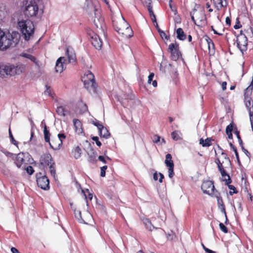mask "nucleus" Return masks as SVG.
I'll list each match as a JSON object with an SVG mask.
<instances>
[{"label": "nucleus", "mask_w": 253, "mask_h": 253, "mask_svg": "<svg viewBox=\"0 0 253 253\" xmlns=\"http://www.w3.org/2000/svg\"><path fill=\"white\" fill-rule=\"evenodd\" d=\"M201 189L204 193L209 195H215V192H216L213 183L210 180L204 181L202 184Z\"/></svg>", "instance_id": "9"}, {"label": "nucleus", "mask_w": 253, "mask_h": 253, "mask_svg": "<svg viewBox=\"0 0 253 253\" xmlns=\"http://www.w3.org/2000/svg\"><path fill=\"white\" fill-rule=\"evenodd\" d=\"M249 113L252 128L253 129V108L252 109V108H250L249 109Z\"/></svg>", "instance_id": "38"}, {"label": "nucleus", "mask_w": 253, "mask_h": 253, "mask_svg": "<svg viewBox=\"0 0 253 253\" xmlns=\"http://www.w3.org/2000/svg\"><path fill=\"white\" fill-rule=\"evenodd\" d=\"M206 252L208 253H216L214 251H213L211 250H210L208 248H206L205 249V250H204Z\"/></svg>", "instance_id": "64"}, {"label": "nucleus", "mask_w": 253, "mask_h": 253, "mask_svg": "<svg viewBox=\"0 0 253 253\" xmlns=\"http://www.w3.org/2000/svg\"><path fill=\"white\" fill-rule=\"evenodd\" d=\"M229 145H230V146L231 147V148L233 149V152H235L236 157L237 161L238 162H239V155H238L236 148L231 142L229 143Z\"/></svg>", "instance_id": "42"}, {"label": "nucleus", "mask_w": 253, "mask_h": 253, "mask_svg": "<svg viewBox=\"0 0 253 253\" xmlns=\"http://www.w3.org/2000/svg\"><path fill=\"white\" fill-rule=\"evenodd\" d=\"M24 13L28 18H39L43 14V11L40 8L37 2L35 0H27L25 2Z\"/></svg>", "instance_id": "1"}, {"label": "nucleus", "mask_w": 253, "mask_h": 253, "mask_svg": "<svg viewBox=\"0 0 253 253\" xmlns=\"http://www.w3.org/2000/svg\"><path fill=\"white\" fill-rule=\"evenodd\" d=\"M253 82H252L251 84L246 89L245 95H248L252 93L253 88Z\"/></svg>", "instance_id": "41"}, {"label": "nucleus", "mask_w": 253, "mask_h": 253, "mask_svg": "<svg viewBox=\"0 0 253 253\" xmlns=\"http://www.w3.org/2000/svg\"><path fill=\"white\" fill-rule=\"evenodd\" d=\"M3 152L6 156L14 158L15 155L13 154V153L6 151H3Z\"/></svg>", "instance_id": "55"}, {"label": "nucleus", "mask_w": 253, "mask_h": 253, "mask_svg": "<svg viewBox=\"0 0 253 253\" xmlns=\"http://www.w3.org/2000/svg\"><path fill=\"white\" fill-rule=\"evenodd\" d=\"M52 158L50 154H43L40 158L39 167L41 169H43L45 167L52 164Z\"/></svg>", "instance_id": "11"}, {"label": "nucleus", "mask_w": 253, "mask_h": 253, "mask_svg": "<svg viewBox=\"0 0 253 253\" xmlns=\"http://www.w3.org/2000/svg\"><path fill=\"white\" fill-rule=\"evenodd\" d=\"M20 56L25 57V58H28V59H29L32 61H33L36 65L39 66V61H38L36 59V58L33 55H32L31 54H27V53H22L20 54Z\"/></svg>", "instance_id": "27"}, {"label": "nucleus", "mask_w": 253, "mask_h": 253, "mask_svg": "<svg viewBox=\"0 0 253 253\" xmlns=\"http://www.w3.org/2000/svg\"><path fill=\"white\" fill-rule=\"evenodd\" d=\"M159 34L160 35V36L163 39L164 38H165V39H168V38H167V36H166V33L163 31H159Z\"/></svg>", "instance_id": "57"}, {"label": "nucleus", "mask_w": 253, "mask_h": 253, "mask_svg": "<svg viewBox=\"0 0 253 253\" xmlns=\"http://www.w3.org/2000/svg\"><path fill=\"white\" fill-rule=\"evenodd\" d=\"M235 128H236V129H237L236 127ZM234 133L236 134V135L237 136V139L238 140V142H239V145H242L243 143L242 140L241 139V136L240 135V132H239V131H238V130H236L235 131Z\"/></svg>", "instance_id": "40"}, {"label": "nucleus", "mask_w": 253, "mask_h": 253, "mask_svg": "<svg viewBox=\"0 0 253 253\" xmlns=\"http://www.w3.org/2000/svg\"><path fill=\"white\" fill-rule=\"evenodd\" d=\"M73 124L76 132L78 133H81L82 132V129L81 128L82 124L80 121L78 119H75L73 120Z\"/></svg>", "instance_id": "28"}, {"label": "nucleus", "mask_w": 253, "mask_h": 253, "mask_svg": "<svg viewBox=\"0 0 253 253\" xmlns=\"http://www.w3.org/2000/svg\"><path fill=\"white\" fill-rule=\"evenodd\" d=\"M66 59L64 57H59L56 61L55 65V71L57 73H61L66 68Z\"/></svg>", "instance_id": "14"}, {"label": "nucleus", "mask_w": 253, "mask_h": 253, "mask_svg": "<svg viewBox=\"0 0 253 253\" xmlns=\"http://www.w3.org/2000/svg\"><path fill=\"white\" fill-rule=\"evenodd\" d=\"M215 196L217 198V203H218L219 208L221 210V212L224 213V214L225 215V216L226 217L225 223H226L228 219H227L226 213V211H225V206H224L223 200L221 197H218L217 195H216V194H215Z\"/></svg>", "instance_id": "19"}, {"label": "nucleus", "mask_w": 253, "mask_h": 253, "mask_svg": "<svg viewBox=\"0 0 253 253\" xmlns=\"http://www.w3.org/2000/svg\"><path fill=\"white\" fill-rule=\"evenodd\" d=\"M24 169L26 170L27 172L30 175H31L33 173L34 170L32 166H28L26 168H24Z\"/></svg>", "instance_id": "46"}, {"label": "nucleus", "mask_w": 253, "mask_h": 253, "mask_svg": "<svg viewBox=\"0 0 253 253\" xmlns=\"http://www.w3.org/2000/svg\"><path fill=\"white\" fill-rule=\"evenodd\" d=\"M147 6L148 10L149 11V15L153 23H156L157 20H156V16L153 12V8L151 5V4H147Z\"/></svg>", "instance_id": "29"}, {"label": "nucleus", "mask_w": 253, "mask_h": 253, "mask_svg": "<svg viewBox=\"0 0 253 253\" xmlns=\"http://www.w3.org/2000/svg\"><path fill=\"white\" fill-rule=\"evenodd\" d=\"M50 147L53 150H59L62 145V140L59 138H54L52 139V142L48 143Z\"/></svg>", "instance_id": "15"}, {"label": "nucleus", "mask_w": 253, "mask_h": 253, "mask_svg": "<svg viewBox=\"0 0 253 253\" xmlns=\"http://www.w3.org/2000/svg\"><path fill=\"white\" fill-rule=\"evenodd\" d=\"M17 43V39L14 41V38L10 33H5L0 29V50H6L13 43L15 45Z\"/></svg>", "instance_id": "4"}, {"label": "nucleus", "mask_w": 253, "mask_h": 253, "mask_svg": "<svg viewBox=\"0 0 253 253\" xmlns=\"http://www.w3.org/2000/svg\"><path fill=\"white\" fill-rule=\"evenodd\" d=\"M88 84H86V83H84V87L89 91L95 92L97 87V84L95 82H88Z\"/></svg>", "instance_id": "20"}, {"label": "nucleus", "mask_w": 253, "mask_h": 253, "mask_svg": "<svg viewBox=\"0 0 253 253\" xmlns=\"http://www.w3.org/2000/svg\"><path fill=\"white\" fill-rule=\"evenodd\" d=\"M173 168L174 167L169 168L168 172L169 178H172L174 175Z\"/></svg>", "instance_id": "51"}, {"label": "nucleus", "mask_w": 253, "mask_h": 253, "mask_svg": "<svg viewBox=\"0 0 253 253\" xmlns=\"http://www.w3.org/2000/svg\"><path fill=\"white\" fill-rule=\"evenodd\" d=\"M120 25H121V24H120ZM122 25L124 26L125 28L124 32H122V36L126 38L131 37L133 36V31L128 23L124 19H123Z\"/></svg>", "instance_id": "13"}, {"label": "nucleus", "mask_w": 253, "mask_h": 253, "mask_svg": "<svg viewBox=\"0 0 253 253\" xmlns=\"http://www.w3.org/2000/svg\"><path fill=\"white\" fill-rule=\"evenodd\" d=\"M81 149L79 146H77L72 150V154L76 159H79L81 155Z\"/></svg>", "instance_id": "30"}, {"label": "nucleus", "mask_w": 253, "mask_h": 253, "mask_svg": "<svg viewBox=\"0 0 253 253\" xmlns=\"http://www.w3.org/2000/svg\"><path fill=\"white\" fill-rule=\"evenodd\" d=\"M242 148V151L245 153V154L248 157H250V153L248 152V151L247 150H246L244 146H243V144H242V145H240Z\"/></svg>", "instance_id": "54"}, {"label": "nucleus", "mask_w": 253, "mask_h": 253, "mask_svg": "<svg viewBox=\"0 0 253 253\" xmlns=\"http://www.w3.org/2000/svg\"><path fill=\"white\" fill-rule=\"evenodd\" d=\"M5 65L0 66V77L4 78L7 76Z\"/></svg>", "instance_id": "36"}, {"label": "nucleus", "mask_w": 253, "mask_h": 253, "mask_svg": "<svg viewBox=\"0 0 253 253\" xmlns=\"http://www.w3.org/2000/svg\"><path fill=\"white\" fill-rule=\"evenodd\" d=\"M54 163L53 162L52 164L50 165L49 166V169H50V172L51 173V175L54 177L55 178L56 176V170L55 168L54 167Z\"/></svg>", "instance_id": "37"}, {"label": "nucleus", "mask_w": 253, "mask_h": 253, "mask_svg": "<svg viewBox=\"0 0 253 253\" xmlns=\"http://www.w3.org/2000/svg\"><path fill=\"white\" fill-rule=\"evenodd\" d=\"M6 68V72L7 76H14L16 74H21L24 70L23 65H5Z\"/></svg>", "instance_id": "8"}, {"label": "nucleus", "mask_w": 253, "mask_h": 253, "mask_svg": "<svg viewBox=\"0 0 253 253\" xmlns=\"http://www.w3.org/2000/svg\"><path fill=\"white\" fill-rule=\"evenodd\" d=\"M44 138L46 142L49 143L50 134L49 131L47 129L46 126L45 125L43 129Z\"/></svg>", "instance_id": "31"}, {"label": "nucleus", "mask_w": 253, "mask_h": 253, "mask_svg": "<svg viewBox=\"0 0 253 253\" xmlns=\"http://www.w3.org/2000/svg\"><path fill=\"white\" fill-rule=\"evenodd\" d=\"M229 189L231 190L229 192V194L231 195H232L234 193H237L238 192L237 190H236V188L235 186H234L232 185H229V184L228 185Z\"/></svg>", "instance_id": "39"}, {"label": "nucleus", "mask_w": 253, "mask_h": 253, "mask_svg": "<svg viewBox=\"0 0 253 253\" xmlns=\"http://www.w3.org/2000/svg\"><path fill=\"white\" fill-rule=\"evenodd\" d=\"M66 138V136L64 133H59L58 134V137L57 138H59L60 140L62 139H65Z\"/></svg>", "instance_id": "60"}, {"label": "nucleus", "mask_w": 253, "mask_h": 253, "mask_svg": "<svg viewBox=\"0 0 253 253\" xmlns=\"http://www.w3.org/2000/svg\"><path fill=\"white\" fill-rule=\"evenodd\" d=\"M168 51L170 52V58L173 61H176L178 59L180 52L179 50V45L177 43H171L169 44Z\"/></svg>", "instance_id": "10"}, {"label": "nucleus", "mask_w": 253, "mask_h": 253, "mask_svg": "<svg viewBox=\"0 0 253 253\" xmlns=\"http://www.w3.org/2000/svg\"><path fill=\"white\" fill-rule=\"evenodd\" d=\"M45 86L46 87V90L45 91V93H47L49 95L51 96L50 87H48L47 85H46Z\"/></svg>", "instance_id": "62"}, {"label": "nucleus", "mask_w": 253, "mask_h": 253, "mask_svg": "<svg viewBox=\"0 0 253 253\" xmlns=\"http://www.w3.org/2000/svg\"><path fill=\"white\" fill-rule=\"evenodd\" d=\"M171 159V155L170 154H167L166 156L165 163L169 168L174 167V164Z\"/></svg>", "instance_id": "24"}, {"label": "nucleus", "mask_w": 253, "mask_h": 253, "mask_svg": "<svg viewBox=\"0 0 253 253\" xmlns=\"http://www.w3.org/2000/svg\"><path fill=\"white\" fill-rule=\"evenodd\" d=\"M75 216L79 223H85L81 216V211L79 210L75 211Z\"/></svg>", "instance_id": "34"}, {"label": "nucleus", "mask_w": 253, "mask_h": 253, "mask_svg": "<svg viewBox=\"0 0 253 253\" xmlns=\"http://www.w3.org/2000/svg\"><path fill=\"white\" fill-rule=\"evenodd\" d=\"M18 28L24 39L28 41L34 33L35 27L32 21L29 19L21 20L18 22Z\"/></svg>", "instance_id": "2"}, {"label": "nucleus", "mask_w": 253, "mask_h": 253, "mask_svg": "<svg viewBox=\"0 0 253 253\" xmlns=\"http://www.w3.org/2000/svg\"><path fill=\"white\" fill-rule=\"evenodd\" d=\"M177 38L179 40L183 41L186 39V36L182 28H179L176 30Z\"/></svg>", "instance_id": "26"}, {"label": "nucleus", "mask_w": 253, "mask_h": 253, "mask_svg": "<svg viewBox=\"0 0 253 253\" xmlns=\"http://www.w3.org/2000/svg\"><path fill=\"white\" fill-rule=\"evenodd\" d=\"M91 43L95 48L98 49H101L102 45V42L100 37L97 35H95L94 37H92Z\"/></svg>", "instance_id": "18"}, {"label": "nucleus", "mask_w": 253, "mask_h": 253, "mask_svg": "<svg viewBox=\"0 0 253 253\" xmlns=\"http://www.w3.org/2000/svg\"><path fill=\"white\" fill-rule=\"evenodd\" d=\"M30 157L28 153H19L15 157L14 163L17 168H20L23 165L28 164L30 162Z\"/></svg>", "instance_id": "5"}, {"label": "nucleus", "mask_w": 253, "mask_h": 253, "mask_svg": "<svg viewBox=\"0 0 253 253\" xmlns=\"http://www.w3.org/2000/svg\"><path fill=\"white\" fill-rule=\"evenodd\" d=\"M154 76V74L153 73H151L149 76H148V83L151 84V81L153 80V79Z\"/></svg>", "instance_id": "56"}, {"label": "nucleus", "mask_w": 253, "mask_h": 253, "mask_svg": "<svg viewBox=\"0 0 253 253\" xmlns=\"http://www.w3.org/2000/svg\"><path fill=\"white\" fill-rule=\"evenodd\" d=\"M98 160L101 162H102L103 163L106 164L107 163L105 158L103 156H99L98 157Z\"/></svg>", "instance_id": "59"}, {"label": "nucleus", "mask_w": 253, "mask_h": 253, "mask_svg": "<svg viewBox=\"0 0 253 253\" xmlns=\"http://www.w3.org/2000/svg\"><path fill=\"white\" fill-rule=\"evenodd\" d=\"M226 24L228 26H230L231 25V20L229 17H227L225 19Z\"/></svg>", "instance_id": "61"}, {"label": "nucleus", "mask_w": 253, "mask_h": 253, "mask_svg": "<svg viewBox=\"0 0 253 253\" xmlns=\"http://www.w3.org/2000/svg\"><path fill=\"white\" fill-rule=\"evenodd\" d=\"M5 13V12L3 10L0 9V21L4 17Z\"/></svg>", "instance_id": "58"}, {"label": "nucleus", "mask_w": 253, "mask_h": 253, "mask_svg": "<svg viewBox=\"0 0 253 253\" xmlns=\"http://www.w3.org/2000/svg\"><path fill=\"white\" fill-rule=\"evenodd\" d=\"M221 155L223 156L224 158V161H222V162L221 163L220 160L218 158H217L215 160V162L217 165L218 169L220 171L222 176H227L228 177L227 179H224L223 180L225 181V184L226 185H228L229 184L231 183L232 180L230 178V176L226 173L224 168L230 167L231 165V163L229 157H228L226 153L222 152L221 153Z\"/></svg>", "instance_id": "3"}, {"label": "nucleus", "mask_w": 253, "mask_h": 253, "mask_svg": "<svg viewBox=\"0 0 253 253\" xmlns=\"http://www.w3.org/2000/svg\"><path fill=\"white\" fill-rule=\"evenodd\" d=\"M95 17L93 20V23L95 26L98 29H102L104 25V19L101 17L99 12L97 11L96 9L95 10Z\"/></svg>", "instance_id": "12"}, {"label": "nucleus", "mask_w": 253, "mask_h": 253, "mask_svg": "<svg viewBox=\"0 0 253 253\" xmlns=\"http://www.w3.org/2000/svg\"><path fill=\"white\" fill-rule=\"evenodd\" d=\"M107 169V166H104L100 169V176L101 177L105 176V171Z\"/></svg>", "instance_id": "43"}, {"label": "nucleus", "mask_w": 253, "mask_h": 253, "mask_svg": "<svg viewBox=\"0 0 253 253\" xmlns=\"http://www.w3.org/2000/svg\"><path fill=\"white\" fill-rule=\"evenodd\" d=\"M99 126L101 127V129L99 130L100 136L106 139L108 138L110 135L108 130L103 126Z\"/></svg>", "instance_id": "21"}, {"label": "nucleus", "mask_w": 253, "mask_h": 253, "mask_svg": "<svg viewBox=\"0 0 253 253\" xmlns=\"http://www.w3.org/2000/svg\"><path fill=\"white\" fill-rule=\"evenodd\" d=\"M82 81L86 83V84L88 82H95L94 76L90 71H87L82 78Z\"/></svg>", "instance_id": "16"}, {"label": "nucleus", "mask_w": 253, "mask_h": 253, "mask_svg": "<svg viewBox=\"0 0 253 253\" xmlns=\"http://www.w3.org/2000/svg\"><path fill=\"white\" fill-rule=\"evenodd\" d=\"M92 139L95 141L96 145L100 147L101 146V143L100 141H99V138L97 136H94L92 138Z\"/></svg>", "instance_id": "52"}, {"label": "nucleus", "mask_w": 253, "mask_h": 253, "mask_svg": "<svg viewBox=\"0 0 253 253\" xmlns=\"http://www.w3.org/2000/svg\"><path fill=\"white\" fill-rule=\"evenodd\" d=\"M11 251L12 253H20L19 251L14 247L11 248Z\"/></svg>", "instance_id": "63"}, {"label": "nucleus", "mask_w": 253, "mask_h": 253, "mask_svg": "<svg viewBox=\"0 0 253 253\" xmlns=\"http://www.w3.org/2000/svg\"><path fill=\"white\" fill-rule=\"evenodd\" d=\"M9 137L11 139V141L12 142V143L14 144L15 145H17V142H16V141L14 139L13 135H12V134L11 133V130H10V128L9 129Z\"/></svg>", "instance_id": "45"}, {"label": "nucleus", "mask_w": 253, "mask_h": 253, "mask_svg": "<svg viewBox=\"0 0 253 253\" xmlns=\"http://www.w3.org/2000/svg\"><path fill=\"white\" fill-rule=\"evenodd\" d=\"M212 140H213L210 137H208L205 140H204V139L202 138L200 139L199 143L202 145L203 147H209L211 145V141Z\"/></svg>", "instance_id": "25"}, {"label": "nucleus", "mask_w": 253, "mask_h": 253, "mask_svg": "<svg viewBox=\"0 0 253 253\" xmlns=\"http://www.w3.org/2000/svg\"><path fill=\"white\" fill-rule=\"evenodd\" d=\"M215 3H217L220 5V7L226 6V2H225V4H223L222 0H213Z\"/></svg>", "instance_id": "50"}, {"label": "nucleus", "mask_w": 253, "mask_h": 253, "mask_svg": "<svg viewBox=\"0 0 253 253\" xmlns=\"http://www.w3.org/2000/svg\"><path fill=\"white\" fill-rule=\"evenodd\" d=\"M233 129V125L232 123L226 126V132H232Z\"/></svg>", "instance_id": "47"}, {"label": "nucleus", "mask_w": 253, "mask_h": 253, "mask_svg": "<svg viewBox=\"0 0 253 253\" xmlns=\"http://www.w3.org/2000/svg\"><path fill=\"white\" fill-rule=\"evenodd\" d=\"M123 23V20L120 22H117L114 23V27L115 30L119 34L122 35V32H124L125 28L122 25Z\"/></svg>", "instance_id": "22"}, {"label": "nucleus", "mask_w": 253, "mask_h": 253, "mask_svg": "<svg viewBox=\"0 0 253 253\" xmlns=\"http://www.w3.org/2000/svg\"><path fill=\"white\" fill-rule=\"evenodd\" d=\"M56 112L57 114L61 117H65L66 114L69 113V111L67 110L63 106H59L57 107Z\"/></svg>", "instance_id": "23"}, {"label": "nucleus", "mask_w": 253, "mask_h": 253, "mask_svg": "<svg viewBox=\"0 0 253 253\" xmlns=\"http://www.w3.org/2000/svg\"><path fill=\"white\" fill-rule=\"evenodd\" d=\"M66 53L68 56V63H75L76 61V54L72 48H68Z\"/></svg>", "instance_id": "17"}, {"label": "nucleus", "mask_w": 253, "mask_h": 253, "mask_svg": "<svg viewBox=\"0 0 253 253\" xmlns=\"http://www.w3.org/2000/svg\"><path fill=\"white\" fill-rule=\"evenodd\" d=\"M180 133L177 131H173L171 133V136L173 140L177 141L179 140H181L182 138L180 136Z\"/></svg>", "instance_id": "35"}, {"label": "nucleus", "mask_w": 253, "mask_h": 253, "mask_svg": "<svg viewBox=\"0 0 253 253\" xmlns=\"http://www.w3.org/2000/svg\"><path fill=\"white\" fill-rule=\"evenodd\" d=\"M172 0H169V6L171 9V10L174 12V14H176V9H175V8L173 6L172 4Z\"/></svg>", "instance_id": "53"}, {"label": "nucleus", "mask_w": 253, "mask_h": 253, "mask_svg": "<svg viewBox=\"0 0 253 253\" xmlns=\"http://www.w3.org/2000/svg\"><path fill=\"white\" fill-rule=\"evenodd\" d=\"M92 153L89 154L88 161L91 163H95L96 162L97 153H95L93 149H91Z\"/></svg>", "instance_id": "33"}, {"label": "nucleus", "mask_w": 253, "mask_h": 253, "mask_svg": "<svg viewBox=\"0 0 253 253\" xmlns=\"http://www.w3.org/2000/svg\"><path fill=\"white\" fill-rule=\"evenodd\" d=\"M37 182L39 187L43 190H48L49 188V181L45 175H42L41 173L37 174Z\"/></svg>", "instance_id": "7"}, {"label": "nucleus", "mask_w": 253, "mask_h": 253, "mask_svg": "<svg viewBox=\"0 0 253 253\" xmlns=\"http://www.w3.org/2000/svg\"><path fill=\"white\" fill-rule=\"evenodd\" d=\"M220 230L225 233L228 232L227 228L222 223H220L219 224Z\"/></svg>", "instance_id": "44"}, {"label": "nucleus", "mask_w": 253, "mask_h": 253, "mask_svg": "<svg viewBox=\"0 0 253 253\" xmlns=\"http://www.w3.org/2000/svg\"><path fill=\"white\" fill-rule=\"evenodd\" d=\"M237 46L242 52L245 51L247 49L248 39L246 36L242 33L241 31L240 35L237 36Z\"/></svg>", "instance_id": "6"}, {"label": "nucleus", "mask_w": 253, "mask_h": 253, "mask_svg": "<svg viewBox=\"0 0 253 253\" xmlns=\"http://www.w3.org/2000/svg\"><path fill=\"white\" fill-rule=\"evenodd\" d=\"M143 223L145 224L146 228L149 231H152V229L154 228V226L152 225L151 222L148 218L143 219Z\"/></svg>", "instance_id": "32"}, {"label": "nucleus", "mask_w": 253, "mask_h": 253, "mask_svg": "<svg viewBox=\"0 0 253 253\" xmlns=\"http://www.w3.org/2000/svg\"><path fill=\"white\" fill-rule=\"evenodd\" d=\"M134 98V96L131 94H128L127 95H124V96L122 97L123 99H129L132 100Z\"/></svg>", "instance_id": "49"}, {"label": "nucleus", "mask_w": 253, "mask_h": 253, "mask_svg": "<svg viewBox=\"0 0 253 253\" xmlns=\"http://www.w3.org/2000/svg\"><path fill=\"white\" fill-rule=\"evenodd\" d=\"M161 137L158 135H155L153 136V141L155 143L160 142Z\"/></svg>", "instance_id": "48"}]
</instances>
